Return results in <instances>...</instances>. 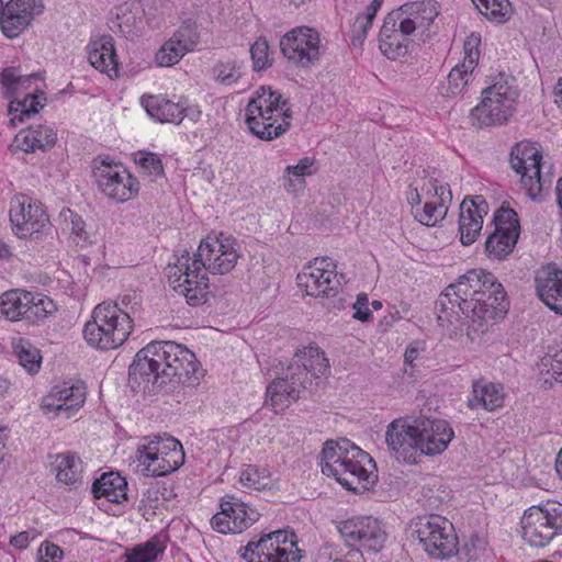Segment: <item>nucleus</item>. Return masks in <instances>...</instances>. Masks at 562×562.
Returning <instances> with one entry per match:
<instances>
[{"instance_id": "f257e3e1", "label": "nucleus", "mask_w": 562, "mask_h": 562, "mask_svg": "<svg viewBox=\"0 0 562 562\" xmlns=\"http://www.w3.org/2000/svg\"><path fill=\"white\" fill-rule=\"evenodd\" d=\"M507 294L497 278L483 269H472L449 284L435 303L439 326L463 323L468 336L484 334L508 312Z\"/></svg>"}, {"instance_id": "f03ea898", "label": "nucleus", "mask_w": 562, "mask_h": 562, "mask_svg": "<svg viewBox=\"0 0 562 562\" xmlns=\"http://www.w3.org/2000/svg\"><path fill=\"white\" fill-rule=\"evenodd\" d=\"M204 375L195 355L171 340L151 341L134 357L128 368V383L135 389L151 383L150 391L172 394L177 402L191 395Z\"/></svg>"}, {"instance_id": "7ed1b4c3", "label": "nucleus", "mask_w": 562, "mask_h": 562, "mask_svg": "<svg viewBox=\"0 0 562 562\" xmlns=\"http://www.w3.org/2000/svg\"><path fill=\"white\" fill-rule=\"evenodd\" d=\"M236 245V239L231 237L206 238L201 240L193 258L183 249L176 262L169 263L166 268L170 285L186 297L189 305L203 304L209 289L206 272H231L239 258Z\"/></svg>"}, {"instance_id": "20e7f679", "label": "nucleus", "mask_w": 562, "mask_h": 562, "mask_svg": "<svg viewBox=\"0 0 562 562\" xmlns=\"http://www.w3.org/2000/svg\"><path fill=\"white\" fill-rule=\"evenodd\" d=\"M373 459L348 439L341 441L327 440L322 450V472L334 476L346 490L355 493L369 491L376 482Z\"/></svg>"}, {"instance_id": "39448f33", "label": "nucleus", "mask_w": 562, "mask_h": 562, "mask_svg": "<svg viewBox=\"0 0 562 562\" xmlns=\"http://www.w3.org/2000/svg\"><path fill=\"white\" fill-rule=\"evenodd\" d=\"M328 368V360L318 347L305 348L302 355L295 353L284 375L268 385L266 404L271 406L274 413L284 411L300 397L307 385L312 384L313 379L324 375Z\"/></svg>"}, {"instance_id": "423d86ee", "label": "nucleus", "mask_w": 562, "mask_h": 562, "mask_svg": "<svg viewBox=\"0 0 562 562\" xmlns=\"http://www.w3.org/2000/svg\"><path fill=\"white\" fill-rule=\"evenodd\" d=\"M245 122L257 138L273 140L289 131L292 111L288 99L268 86H260L245 109Z\"/></svg>"}, {"instance_id": "0eeeda50", "label": "nucleus", "mask_w": 562, "mask_h": 562, "mask_svg": "<svg viewBox=\"0 0 562 562\" xmlns=\"http://www.w3.org/2000/svg\"><path fill=\"white\" fill-rule=\"evenodd\" d=\"M515 79L499 74L493 85L482 92V101L471 111L472 120L477 126H490L505 123L514 113L518 91Z\"/></svg>"}, {"instance_id": "6e6552de", "label": "nucleus", "mask_w": 562, "mask_h": 562, "mask_svg": "<svg viewBox=\"0 0 562 562\" xmlns=\"http://www.w3.org/2000/svg\"><path fill=\"white\" fill-rule=\"evenodd\" d=\"M412 537H416L432 558L445 559L457 552L458 537L452 524L439 515H423L412 522Z\"/></svg>"}, {"instance_id": "1a4fd4ad", "label": "nucleus", "mask_w": 562, "mask_h": 562, "mask_svg": "<svg viewBox=\"0 0 562 562\" xmlns=\"http://www.w3.org/2000/svg\"><path fill=\"white\" fill-rule=\"evenodd\" d=\"M521 537L531 547L543 548L557 535H562V503L548 501L525 510Z\"/></svg>"}, {"instance_id": "9d476101", "label": "nucleus", "mask_w": 562, "mask_h": 562, "mask_svg": "<svg viewBox=\"0 0 562 562\" xmlns=\"http://www.w3.org/2000/svg\"><path fill=\"white\" fill-rule=\"evenodd\" d=\"M512 168L521 176L520 182L530 199L541 196L542 191L552 184V173L542 172V155L537 146L529 142L517 143L510 150Z\"/></svg>"}, {"instance_id": "9b49d317", "label": "nucleus", "mask_w": 562, "mask_h": 562, "mask_svg": "<svg viewBox=\"0 0 562 562\" xmlns=\"http://www.w3.org/2000/svg\"><path fill=\"white\" fill-rule=\"evenodd\" d=\"M243 550L241 558L246 562H300L302 559L296 536L289 530L265 533L249 541Z\"/></svg>"}, {"instance_id": "f8f14e48", "label": "nucleus", "mask_w": 562, "mask_h": 562, "mask_svg": "<svg viewBox=\"0 0 562 562\" xmlns=\"http://www.w3.org/2000/svg\"><path fill=\"white\" fill-rule=\"evenodd\" d=\"M92 176L98 189L116 203L133 199L139 191L138 180L109 156L93 159Z\"/></svg>"}, {"instance_id": "ddd939ff", "label": "nucleus", "mask_w": 562, "mask_h": 562, "mask_svg": "<svg viewBox=\"0 0 562 562\" xmlns=\"http://www.w3.org/2000/svg\"><path fill=\"white\" fill-rule=\"evenodd\" d=\"M35 80V74L25 75L20 67H7L0 74L1 91L9 103L10 122L18 125L35 114V92H27Z\"/></svg>"}, {"instance_id": "4468645a", "label": "nucleus", "mask_w": 562, "mask_h": 562, "mask_svg": "<svg viewBox=\"0 0 562 562\" xmlns=\"http://www.w3.org/2000/svg\"><path fill=\"white\" fill-rule=\"evenodd\" d=\"M336 528L347 544H359L373 553L380 552L387 539L384 524L372 516H353L337 521Z\"/></svg>"}, {"instance_id": "2eb2a0df", "label": "nucleus", "mask_w": 562, "mask_h": 562, "mask_svg": "<svg viewBox=\"0 0 562 562\" xmlns=\"http://www.w3.org/2000/svg\"><path fill=\"white\" fill-rule=\"evenodd\" d=\"M494 231L484 244L488 258L504 260L514 250L519 234L520 224L517 213L509 207H499L493 216Z\"/></svg>"}, {"instance_id": "dca6fc26", "label": "nucleus", "mask_w": 562, "mask_h": 562, "mask_svg": "<svg viewBox=\"0 0 562 562\" xmlns=\"http://www.w3.org/2000/svg\"><path fill=\"white\" fill-rule=\"evenodd\" d=\"M420 430L418 419L395 418L386 427L385 442L392 456L402 463H419Z\"/></svg>"}, {"instance_id": "f3484780", "label": "nucleus", "mask_w": 562, "mask_h": 562, "mask_svg": "<svg viewBox=\"0 0 562 562\" xmlns=\"http://www.w3.org/2000/svg\"><path fill=\"white\" fill-rule=\"evenodd\" d=\"M87 387L82 381H64L54 385L41 401V409L48 418H70L86 402Z\"/></svg>"}, {"instance_id": "a211bd4d", "label": "nucleus", "mask_w": 562, "mask_h": 562, "mask_svg": "<svg viewBox=\"0 0 562 562\" xmlns=\"http://www.w3.org/2000/svg\"><path fill=\"white\" fill-rule=\"evenodd\" d=\"M319 33L308 26H300L283 35L280 49L285 58L301 67H310L321 57Z\"/></svg>"}, {"instance_id": "6ab92c4d", "label": "nucleus", "mask_w": 562, "mask_h": 562, "mask_svg": "<svg viewBox=\"0 0 562 562\" xmlns=\"http://www.w3.org/2000/svg\"><path fill=\"white\" fill-rule=\"evenodd\" d=\"M221 510L216 513L211 525L221 533H240L252 526L260 517L258 510L235 495H225L220 501Z\"/></svg>"}, {"instance_id": "aec40b11", "label": "nucleus", "mask_w": 562, "mask_h": 562, "mask_svg": "<svg viewBox=\"0 0 562 562\" xmlns=\"http://www.w3.org/2000/svg\"><path fill=\"white\" fill-rule=\"evenodd\" d=\"M335 268L330 258H315L297 274V284L311 296H335L341 284Z\"/></svg>"}, {"instance_id": "412c9836", "label": "nucleus", "mask_w": 562, "mask_h": 562, "mask_svg": "<svg viewBox=\"0 0 562 562\" xmlns=\"http://www.w3.org/2000/svg\"><path fill=\"white\" fill-rule=\"evenodd\" d=\"M398 12H390L379 33V48L391 60L405 57L412 45L409 35L414 33L412 22L403 21Z\"/></svg>"}, {"instance_id": "4be33fe9", "label": "nucleus", "mask_w": 562, "mask_h": 562, "mask_svg": "<svg viewBox=\"0 0 562 562\" xmlns=\"http://www.w3.org/2000/svg\"><path fill=\"white\" fill-rule=\"evenodd\" d=\"M488 204L482 195L465 196L460 204L459 233L464 246L473 244L480 235Z\"/></svg>"}, {"instance_id": "5701e85b", "label": "nucleus", "mask_w": 562, "mask_h": 562, "mask_svg": "<svg viewBox=\"0 0 562 562\" xmlns=\"http://www.w3.org/2000/svg\"><path fill=\"white\" fill-rule=\"evenodd\" d=\"M35 12V0H10L0 3V26L9 38L19 36L31 23Z\"/></svg>"}, {"instance_id": "b1692460", "label": "nucleus", "mask_w": 562, "mask_h": 562, "mask_svg": "<svg viewBox=\"0 0 562 562\" xmlns=\"http://www.w3.org/2000/svg\"><path fill=\"white\" fill-rule=\"evenodd\" d=\"M418 428L422 432L419 440V459L424 456L442 453L454 437L450 424L443 419L419 420Z\"/></svg>"}, {"instance_id": "393cba45", "label": "nucleus", "mask_w": 562, "mask_h": 562, "mask_svg": "<svg viewBox=\"0 0 562 562\" xmlns=\"http://www.w3.org/2000/svg\"><path fill=\"white\" fill-rule=\"evenodd\" d=\"M199 41L195 27L184 23L156 53L155 60L158 66L170 67L177 64L187 52L193 49Z\"/></svg>"}, {"instance_id": "a878e982", "label": "nucleus", "mask_w": 562, "mask_h": 562, "mask_svg": "<svg viewBox=\"0 0 562 562\" xmlns=\"http://www.w3.org/2000/svg\"><path fill=\"white\" fill-rule=\"evenodd\" d=\"M93 314L110 319L106 322L108 325L105 327L109 328L112 335V342L117 344L120 347L127 340L133 330V319L117 303L102 302L94 307Z\"/></svg>"}, {"instance_id": "bb28decb", "label": "nucleus", "mask_w": 562, "mask_h": 562, "mask_svg": "<svg viewBox=\"0 0 562 562\" xmlns=\"http://www.w3.org/2000/svg\"><path fill=\"white\" fill-rule=\"evenodd\" d=\"M88 59L91 66L106 74L109 78L119 77V61L112 36L102 35L92 41L88 46Z\"/></svg>"}, {"instance_id": "cd10ccee", "label": "nucleus", "mask_w": 562, "mask_h": 562, "mask_svg": "<svg viewBox=\"0 0 562 562\" xmlns=\"http://www.w3.org/2000/svg\"><path fill=\"white\" fill-rule=\"evenodd\" d=\"M536 291L539 299L552 311L562 303V270L548 266L538 271Z\"/></svg>"}, {"instance_id": "c85d7f7f", "label": "nucleus", "mask_w": 562, "mask_h": 562, "mask_svg": "<svg viewBox=\"0 0 562 562\" xmlns=\"http://www.w3.org/2000/svg\"><path fill=\"white\" fill-rule=\"evenodd\" d=\"M140 104L150 117L160 123L180 124L184 119V104L162 95H143Z\"/></svg>"}, {"instance_id": "c756f323", "label": "nucleus", "mask_w": 562, "mask_h": 562, "mask_svg": "<svg viewBox=\"0 0 562 562\" xmlns=\"http://www.w3.org/2000/svg\"><path fill=\"white\" fill-rule=\"evenodd\" d=\"M468 407L475 409L482 407L493 412L504 404V389L499 383L476 380L472 383V397L468 400Z\"/></svg>"}, {"instance_id": "7c9ffc66", "label": "nucleus", "mask_w": 562, "mask_h": 562, "mask_svg": "<svg viewBox=\"0 0 562 562\" xmlns=\"http://www.w3.org/2000/svg\"><path fill=\"white\" fill-rule=\"evenodd\" d=\"M31 210V198L18 195L12 199L9 215L12 229L19 238H26L35 232V221L32 220Z\"/></svg>"}, {"instance_id": "2f4dec72", "label": "nucleus", "mask_w": 562, "mask_h": 562, "mask_svg": "<svg viewBox=\"0 0 562 562\" xmlns=\"http://www.w3.org/2000/svg\"><path fill=\"white\" fill-rule=\"evenodd\" d=\"M434 0L409 2L393 10V12L402 13L401 19L403 21L412 22L415 32L417 29L427 30L438 16L439 10Z\"/></svg>"}, {"instance_id": "473e14b6", "label": "nucleus", "mask_w": 562, "mask_h": 562, "mask_svg": "<svg viewBox=\"0 0 562 562\" xmlns=\"http://www.w3.org/2000/svg\"><path fill=\"white\" fill-rule=\"evenodd\" d=\"M92 494L95 498H105L112 503H122L127 499V482L117 472L103 473L92 484Z\"/></svg>"}, {"instance_id": "72a5a7b5", "label": "nucleus", "mask_w": 562, "mask_h": 562, "mask_svg": "<svg viewBox=\"0 0 562 562\" xmlns=\"http://www.w3.org/2000/svg\"><path fill=\"white\" fill-rule=\"evenodd\" d=\"M34 304V295L29 291L11 290L0 296V315L9 321L23 318Z\"/></svg>"}, {"instance_id": "f704fd0d", "label": "nucleus", "mask_w": 562, "mask_h": 562, "mask_svg": "<svg viewBox=\"0 0 562 562\" xmlns=\"http://www.w3.org/2000/svg\"><path fill=\"white\" fill-rule=\"evenodd\" d=\"M109 321V318H103L92 313L91 319L86 323L83 328V337L88 345L101 350H111L119 347L117 344L112 342V335L109 328L105 327Z\"/></svg>"}, {"instance_id": "c9c22d12", "label": "nucleus", "mask_w": 562, "mask_h": 562, "mask_svg": "<svg viewBox=\"0 0 562 562\" xmlns=\"http://www.w3.org/2000/svg\"><path fill=\"white\" fill-rule=\"evenodd\" d=\"M56 470V479L66 485H74L80 480L82 473V461L71 452L55 456L53 463Z\"/></svg>"}, {"instance_id": "e433bc0d", "label": "nucleus", "mask_w": 562, "mask_h": 562, "mask_svg": "<svg viewBox=\"0 0 562 562\" xmlns=\"http://www.w3.org/2000/svg\"><path fill=\"white\" fill-rule=\"evenodd\" d=\"M244 61L238 59H228L218 61L212 69L214 80L223 86L229 87L238 82L243 77Z\"/></svg>"}, {"instance_id": "4c0bfd02", "label": "nucleus", "mask_w": 562, "mask_h": 562, "mask_svg": "<svg viewBox=\"0 0 562 562\" xmlns=\"http://www.w3.org/2000/svg\"><path fill=\"white\" fill-rule=\"evenodd\" d=\"M166 546L158 536L151 537L147 542L136 546L126 554L124 562H155L164 553Z\"/></svg>"}, {"instance_id": "58836bf2", "label": "nucleus", "mask_w": 562, "mask_h": 562, "mask_svg": "<svg viewBox=\"0 0 562 562\" xmlns=\"http://www.w3.org/2000/svg\"><path fill=\"white\" fill-rule=\"evenodd\" d=\"M481 14L498 23L506 22L510 15L509 0H472Z\"/></svg>"}, {"instance_id": "ea45409f", "label": "nucleus", "mask_w": 562, "mask_h": 562, "mask_svg": "<svg viewBox=\"0 0 562 562\" xmlns=\"http://www.w3.org/2000/svg\"><path fill=\"white\" fill-rule=\"evenodd\" d=\"M447 213L445 203L426 202L423 209L414 211L415 218L425 226H435L438 222L443 220Z\"/></svg>"}, {"instance_id": "a19ab883", "label": "nucleus", "mask_w": 562, "mask_h": 562, "mask_svg": "<svg viewBox=\"0 0 562 562\" xmlns=\"http://www.w3.org/2000/svg\"><path fill=\"white\" fill-rule=\"evenodd\" d=\"M240 483L243 486L262 491L270 485V477L267 471L258 469L256 465H247L241 471Z\"/></svg>"}, {"instance_id": "79ce46f5", "label": "nucleus", "mask_w": 562, "mask_h": 562, "mask_svg": "<svg viewBox=\"0 0 562 562\" xmlns=\"http://www.w3.org/2000/svg\"><path fill=\"white\" fill-rule=\"evenodd\" d=\"M12 349L19 363L29 372L33 373L35 368V353L32 342L23 337L13 339Z\"/></svg>"}, {"instance_id": "37998d69", "label": "nucleus", "mask_w": 562, "mask_h": 562, "mask_svg": "<svg viewBox=\"0 0 562 562\" xmlns=\"http://www.w3.org/2000/svg\"><path fill=\"white\" fill-rule=\"evenodd\" d=\"M184 462V454H180L177 451L171 452L168 458L166 456L158 457L156 467L148 469L149 476H164L176 470H178Z\"/></svg>"}, {"instance_id": "c03bdc74", "label": "nucleus", "mask_w": 562, "mask_h": 562, "mask_svg": "<svg viewBox=\"0 0 562 562\" xmlns=\"http://www.w3.org/2000/svg\"><path fill=\"white\" fill-rule=\"evenodd\" d=\"M480 33L472 32L463 43L464 58L461 63L462 68L474 70L480 59Z\"/></svg>"}, {"instance_id": "a18cd8bd", "label": "nucleus", "mask_w": 562, "mask_h": 562, "mask_svg": "<svg viewBox=\"0 0 562 562\" xmlns=\"http://www.w3.org/2000/svg\"><path fill=\"white\" fill-rule=\"evenodd\" d=\"M472 72L473 70L471 69L462 68L461 64H458L456 67H453L448 75V94H459L468 85Z\"/></svg>"}, {"instance_id": "49530a36", "label": "nucleus", "mask_w": 562, "mask_h": 562, "mask_svg": "<svg viewBox=\"0 0 562 562\" xmlns=\"http://www.w3.org/2000/svg\"><path fill=\"white\" fill-rule=\"evenodd\" d=\"M250 57L252 59L255 71H261L271 65V60L269 58V45L265 38L259 37L250 46Z\"/></svg>"}, {"instance_id": "de8ad7c7", "label": "nucleus", "mask_w": 562, "mask_h": 562, "mask_svg": "<svg viewBox=\"0 0 562 562\" xmlns=\"http://www.w3.org/2000/svg\"><path fill=\"white\" fill-rule=\"evenodd\" d=\"M486 537L472 533L461 549V553L469 560H477L487 548Z\"/></svg>"}, {"instance_id": "09e8293b", "label": "nucleus", "mask_w": 562, "mask_h": 562, "mask_svg": "<svg viewBox=\"0 0 562 562\" xmlns=\"http://www.w3.org/2000/svg\"><path fill=\"white\" fill-rule=\"evenodd\" d=\"M314 164V159L310 157L302 158L297 165L288 166L284 171V180L288 182L284 184L288 191L294 186L292 182V177L302 178L304 176H310L313 173L312 166Z\"/></svg>"}, {"instance_id": "8fccbe9b", "label": "nucleus", "mask_w": 562, "mask_h": 562, "mask_svg": "<svg viewBox=\"0 0 562 562\" xmlns=\"http://www.w3.org/2000/svg\"><path fill=\"white\" fill-rule=\"evenodd\" d=\"M137 164L145 169L148 173L155 177L164 176L162 161L157 154L148 151H139Z\"/></svg>"}, {"instance_id": "3c124183", "label": "nucleus", "mask_w": 562, "mask_h": 562, "mask_svg": "<svg viewBox=\"0 0 562 562\" xmlns=\"http://www.w3.org/2000/svg\"><path fill=\"white\" fill-rule=\"evenodd\" d=\"M373 20L358 14L355 23L351 26V44L353 46H361L368 35V31L371 29Z\"/></svg>"}, {"instance_id": "603ef678", "label": "nucleus", "mask_w": 562, "mask_h": 562, "mask_svg": "<svg viewBox=\"0 0 562 562\" xmlns=\"http://www.w3.org/2000/svg\"><path fill=\"white\" fill-rule=\"evenodd\" d=\"M69 220H70V232L74 239L77 244H81V246L91 244L90 236L86 231V223L82 217L70 210H68Z\"/></svg>"}, {"instance_id": "864d4df0", "label": "nucleus", "mask_w": 562, "mask_h": 562, "mask_svg": "<svg viewBox=\"0 0 562 562\" xmlns=\"http://www.w3.org/2000/svg\"><path fill=\"white\" fill-rule=\"evenodd\" d=\"M151 445H155L157 453L160 456H170L171 452H178L184 454L182 445L180 441L171 436L165 435L164 437H156L155 440H150Z\"/></svg>"}, {"instance_id": "5fc2aeb1", "label": "nucleus", "mask_w": 562, "mask_h": 562, "mask_svg": "<svg viewBox=\"0 0 562 562\" xmlns=\"http://www.w3.org/2000/svg\"><path fill=\"white\" fill-rule=\"evenodd\" d=\"M43 235L49 237L52 241L57 240V231L52 225L46 210L43 209L41 203H37V241Z\"/></svg>"}, {"instance_id": "6e6d98bb", "label": "nucleus", "mask_w": 562, "mask_h": 562, "mask_svg": "<svg viewBox=\"0 0 562 562\" xmlns=\"http://www.w3.org/2000/svg\"><path fill=\"white\" fill-rule=\"evenodd\" d=\"M155 445H151L150 441L147 445H140L136 451V458L140 465H144V471L148 475V469L155 468L159 453L155 450Z\"/></svg>"}, {"instance_id": "4d7b16f0", "label": "nucleus", "mask_w": 562, "mask_h": 562, "mask_svg": "<svg viewBox=\"0 0 562 562\" xmlns=\"http://www.w3.org/2000/svg\"><path fill=\"white\" fill-rule=\"evenodd\" d=\"M541 363L548 368L547 373L557 382L562 384V349L554 355H547L542 358Z\"/></svg>"}, {"instance_id": "13d9d810", "label": "nucleus", "mask_w": 562, "mask_h": 562, "mask_svg": "<svg viewBox=\"0 0 562 562\" xmlns=\"http://www.w3.org/2000/svg\"><path fill=\"white\" fill-rule=\"evenodd\" d=\"M63 557L61 548L49 541L42 542L37 549V562H60Z\"/></svg>"}, {"instance_id": "bf43d9fd", "label": "nucleus", "mask_w": 562, "mask_h": 562, "mask_svg": "<svg viewBox=\"0 0 562 562\" xmlns=\"http://www.w3.org/2000/svg\"><path fill=\"white\" fill-rule=\"evenodd\" d=\"M12 146L23 153L35 151V131L32 128L20 131L14 139Z\"/></svg>"}, {"instance_id": "052dcab7", "label": "nucleus", "mask_w": 562, "mask_h": 562, "mask_svg": "<svg viewBox=\"0 0 562 562\" xmlns=\"http://www.w3.org/2000/svg\"><path fill=\"white\" fill-rule=\"evenodd\" d=\"M57 142V132L46 125H37V149L43 151L52 148Z\"/></svg>"}, {"instance_id": "680f3d73", "label": "nucleus", "mask_w": 562, "mask_h": 562, "mask_svg": "<svg viewBox=\"0 0 562 562\" xmlns=\"http://www.w3.org/2000/svg\"><path fill=\"white\" fill-rule=\"evenodd\" d=\"M353 318L361 322H369L372 317V312L369 308V299L366 293H360L353 304Z\"/></svg>"}, {"instance_id": "e2e57ef3", "label": "nucleus", "mask_w": 562, "mask_h": 562, "mask_svg": "<svg viewBox=\"0 0 562 562\" xmlns=\"http://www.w3.org/2000/svg\"><path fill=\"white\" fill-rule=\"evenodd\" d=\"M56 312L57 305L50 297L43 295L37 299V321L40 318H49L54 316Z\"/></svg>"}, {"instance_id": "0e129e2a", "label": "nucleus", "mask_w": 562, "mask_h": 562, "mask_svg": "<svg viewBox=\"0 0 562 562\" xmlns=\"http://www.w3.org/2000/svg\"><path fill=\"white\" fill-rule=\"evenodd\" d=\"M30 543V533L27 531H22L15 536H12L10 539V544L16 549H25Z\"/></svg>"}, {"instance_id": "69168bd1", "label": "nucleus", "mask_w": 562, "mask_h": 562, "mask_svg": "<svg viewBox=\"0 0 562 562\" xmlns=\"http://www.w3.org/2000/svg\"><path fill=\"white\" fill-rule=\"evenodd\" d=\"M429 184L431 186V189L434 191V195L438 196L440 199V202L445 203V192L448 190V194L451 195V191L449 189V186L446 184H439L437 179L431 178L429 180Z\"/></svg>"}, {"instance_id": "338daca9", "label": "nucleus", "mask_w": 562, "mask_h": 562, "mask_svg": "<svg viewBox=\"0 0 562 562\" xmlns=\"http://www.w3.org/2000/svg\"><path fill=\"white\" fill-rule=\"evenodd\" d=\"M384 0H372L371 3L366 8V11L361 14L369 20H373L376 16L378 11L381 9Z\"/></svg>"}, {"instance_id": "774afa93", "label": "nucleus", "mask_w": 562, "mask_h": 562, "mask_svg": "<svg viewBox=\"0 0 562 562\" xmlns=\"http://www.w3.org/2000/svg\"><path fill=\"white\" fill-rule=\"evenodd\" d=\"M361 560H362V553L360 552V550L358 548H353V549H350L344 558H341V559L336 558L334 560V562H361Z\"/></svg>"}]
</instances>
